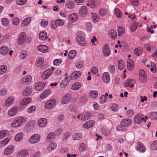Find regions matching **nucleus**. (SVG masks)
<instances>
[{"mask_svg": "<svg viewBox=\"0 0 157 157\" xmlns=\"http://www.w3.org/2000/svg\"><path fill=\"white\" fill-rule=\"evenodd\" d=\"M26 121V119L23 117H20L17 120H15L11 124L12 127H17L21 126L23 122H25Z\"/></svg>", "mask_w": 157, "mask_h": 157, "instance_id": "1", "label": "nucleus"}, {"mask_svg": "<svg viewBox=\"0 0 157 157\" xmlns=\"http://www.w3.org/2000/svg\"><path fill=\"white\" fill-rule=\"evenodd\" d=\"M40 136L38 134H35L31 136L29 139V142L31 144L38 143L40 140Z\"/></svg>", "mask_w": 157, "mask_h": 157, "instance_id": "2", "label": "nucleus"}, {"mask_svg": "<svg viewBox=\"0 0 157 157\" xmlns=\"http://www.w3.org/2000/svg\"><path fill=\"white\" fill-rule=\"evenodd\" d=\"M143 121L145 122L146 120L144 119V116L141 113H139L136 115L134 118V122L135 123L140 124Z\"/></svg>", "mask_w": 157, "mask_h": 157, "instance_id": "3", "label": "nucleus"}, {"mask_svg": "<svg viewBox=\"0 0 157 157\" xmlns=\"http://www.w3.org/2000/svg\"><path fill=\"white\" fill-rule=\"evenodd\" d=\"M135 83V81L133 79H129L126 80L123 84L125 87H129L132 88L134 86V85Z\"/></svg>", "mask_w": 157, "mask_h": 157, "instance_id": "4", "label": "nucleus"}, {"mask_svg": "<svg viewBox=\"0 0 157 157\" xmlns=\"http://www.w3.org/2000/svg\"><path fill=\"white\" fill-rule=\"evenodd\" d=\"M91 117L90 114L88 112L82 113L80 115H78L77 118L80 119L82 121H85L89 119Z\"/></svg>", "mask_w": 157, "mask_h": 157, "instance_id": "5", "label": "nucleus"}, {"mask_svg": "<svg viewBox=\"0 0 157 157\" xmlns=\"http://www.w3.org/2000/svg\"><path fill=\"white\" fill-rule=\"evenodd\" d=\"M111 53V51L109 47L107 44H105L103 47V53L104 56L105 57L109 56Z\"/></svg>", "mask_w": 157, "mask_h": 157, "instance_id": "6", "label": "nucleus"}, {"mask_svg": "<svg viewBox=\"0 0 157 157\" xmlns=\"http://www.w3.org/2000/svg\"><path fill=\"white\" fill-rule=\"evenodd\" d=\"M26 34L24 32L21 33L18 39V44L20 45L23 44L25 42L26 38Z\"/></svg>", "mask_w": 157, "mask_h": 157, "instance_id": "7", "label": "nucleus"}, {"mask_svg": "<svg viewBox=\"0 0 157 157\" xmlns=\"http://www.w3.org/2000/svg\"><path fill=\"white\" fill-rule=\"evenodd\" d=\"M139 79L140 81L142 82H145L147 80V77L145 75V73L142 70L140 71Z\"/></svg>", "mask_w": 157, "mask_h": 157, "instance_id": "8", "label": "nucleus"}, {"mask_svg": "<svg viewBox=\"0 0 157 157\" xmlns=\"http://www.w3.org/2000/svg\"><path fill=\"white\" fill-rule=\"evenodd\" d=\"M132 122V120L129 118H125L122 120L121 122V125L124 127H127L131 124Z\"/></svg>", "mask_w": 157, "mask_h": 157, "instance_id": "9", "label": "nucleus"}, {"mask_svg": "<svg viewBox=\"0 0 157 157\" xmlns=\"http://www.w3.org/2000/svg\"><path fill=\"white\" fill-rule=\"evenodd\" d=\"M55 100L54 99H51L48 101L45 104V107L47 109H50L55 105Z\"/></svg>", "mask_w": 157, "mask_h": 157, "instance_id": "10", "label": "nucleus"}, {"mask_svg": "<svg viewBox=\"0 0 157 157\" xmlns=\"http://www.w3.org/2000/svg\"><path fill=\"white\" fill-rule=\"evenodd\" d=\"M102 77L103 81L105 83L107 84L110 82V76L108 72H104L102 74Z\"/></svg>", "mask_w": 157, "mask_h": 157, "instance_id": "11", "label": "nucleus"}, {"mask_svg": "<svg viewBox=\"0 0 157 157\" xmlns=\"http://www.w3.org/2000/svg\"><path fill=\"white\" fill-rule=\"evenodd\" d=\"M79 15L82 17H85L87 13V7L85 6H82L79 12Z\"/></svg>", "mask_w": 157, "mask_h": 157, "instance_id": "12", "label": "nucleus"}, {"mask_svg": "<svg viewBox=\"0 0 157 157\" xmlns=\"http://www.w3.org/2000/svg\"><path fill=\"white\" fill-rule=\"evenodd\" d=\"M95 121L93 120H90L86 122L83 124V127L85 128H89L94 125Z\"/></svg>", "mask_w": 157, "mask_h": 157, "instance_id": "13", "label": "nucleus"}, {"mask_svg": "<svg viewBox=\"0 0 157 157\" xmlns=\"http://www.w3.org/2000/svg\"><path fill=\"white\" fill-rule=\"evenodd\" d=\"M32 77L30 75H27L24 77L21 81L22 84H29L32 79Z\"/></svg>", "mask_w": 157, "mask_h": 157, "instance_id": "14", "label": "nucleus"}, {"mask_svg": "<svg viewBox=\"0 0 157 157\" xmlns=\"http://www.w3.org/2000/svg\"><path fill=\"white\" fill-rule=\"evenodd\" d=\"M78 43L82 46H84L86 44L85 37L82 36H78L77 38Z\"/></svg>", "mask_w": 157, "mask_h": 157, "instance_id": "15", "label": "nucleus"}, {"mask_svg": "<svg viewBox=\"0 0 157 157\" xmlns=\"http://www.w3.org/2000/svg\"><path fill=\"white\" fill-rule=\"evenodd\" d=\"M44 86V83L40 82H37L35 84L34 88L36 90L39 91L42 90Z\"/></svg>", "mask_w": 157, "mask_h": 157, "instance_id": "16", "label": "nucleus"}, {"mask_svg": "<svg viewBox=\"0 0 157 157\" xmlns=\"http://www.w3.org/2000/svg\"><path fill=\"white\" fill-rule=\"evenodd\" d=\"M52 73V71L50 70H46L43 73L42 77L43 79H46L48 78Z\"/></svg>", "mask_w": 157, "mask_h": 157, "instance_id": "17", "label": "nucleus"}, {"mask_svg": "<svg viewBox=\"0 0 157 157\" xmlns=\"http://www.w3.org/2000/svg\"><path fill=\"white\" fill-rule=\"evenodd\" d=\"M18 110V107L17 106H15L11 109H10L8 112V114L9 116H13L15 115Z\"/></svg>", "mask_w": 157, "mask_h": 157, "instance_id": "18", "label": "nucleus"}, {"mask_svg": "<svg viewBox=\"0 0 157 157\" xmlns=\"http://www.w3.org/2000/svg\"><path fill=\"white\" fill-rule=\"evenodd\" d=\"M69 20L72 22L76 21L78 18L77 14L75 13H72L69 16Z\"/></svg>", "mask_w": 157, "mask_h": 157, "instance_id": "19", "label": "nucleus"}, {"mask_svg": "<svg viewBox=\"0 0 157 157\" xmlns=\"http://www.w3.org/2000/svg\"><path fill=\"white\" fill-rule=\"evenodd\" d=\"M39 51L42 52H46L48 50V47L44 45H39L37 47Z\"/></svg>", "mask_w": 157, "mask_h": 157, "instance_id": "20", "label": "nucleus"}, {"mask_svg": "<svg viewBox=\"0 0 157 157\" xmlns=\"http://www.w3.org/2000/svg\"><path fill=\"white\" fill-rule=\"evenodd\" d=\"M47 124V121L45 118H41L38 121V125L40 127H44Z\"/></svg>", "mask_w": 157, "mask_h": 157, "instance_id": "21", "label": "nucleus"}, {"mask_svg": "<svg viewBox=\"0 0 157 157\" xmlns=\"http://www.w3.org/2000/svg\"><path fill=\"white\" fill-rule=\"evenodd\" d=\"M127 68L130 71H132L134 67V62L131 59H129L127 61Z\"/></svg>", "mask_w": 157, "mask_h": 157, "instance_id": "22", "label": "nucleus"}, {"mask_svg": "<svg viewBox=\"0 0 157 157\" xmlns=\"http://www.w3.org/2000/svg\"><path fill=\"white\" fill-rule=\"evenodd\" d=\"M71 95L68 94H67L62 99V103L63 104H65L68 103L70 100Z\"/></svg>", "mask_w": 157, "mask_h": 157, "instance_id": "23", "label": "nucleus"}, {"mask_svg": "<svg viewBox=\"0 0 157 157\" xmlns=\"http://www.w3.org/2000/svg\"><path fill=\"white\" fill-rule=\"evenodd\" d=\"M109 36L112 39H115L117 36V33L114 30H111L109 33Z\"/></svg>", "mask_w": 157, "mask_h": 157, "instance_id": "24", "label": "nucleus"}, {"mask_svg": "<svg viewBox=\"0 0 157 157\" xmlns=\"http://www.w3.org/2000/svg\"><path fill=\"white\" fill-rule=\"evenodd\" d=\"M51 91L50 90H47L44 91L41 94L40 97L44 99L48 96L51 93Z\"/></svg>", "mask_w": 157, "mask_h": 157, "instance_id": "25", "label": "nucleus"}, {"mask_svg": "<svg viewBox=\"0 0 157 157\" xmlns=\"http://www.w3.org/2000/svg\"><path fill=\"white\" fill-rule=\"evenodd\" d=\"M14 148H6L4 151V154L5 155H8L12 153L14 151Z\"/></svg>", "mask_w": 157, "mask_h": 157, "instance_id": "26", "label": "nucleus"}, {"mask_svg": "<svg viewBox=\"0 0 157 157\" xmlns=\"http://www.w3.org/2000/svg\"><path fill=\"white\" fill-rule=\"evenodd\" d=\"M81 73L80 71H75L71 75V78L72 79H75L78 78L81 75Z\"/></svg>", "mask_w": 157, "mask_h": 157, "instance_id": "27", "label": "nucleus"}, {"mask_svg": "<svg viewBox=\"0 0 157 157\" xmlns=\"http://www.w3.org/2000/svg\"><path fill=\"white\" fill-rule=\"evenodd\" d=\"M14 100V98L12 97H10L6 100L5 103V105L6 106H10L13 102Z\"/></svg>", "mask_w": 157, "mask_h": 157, "instance_id": "28", "label": "nucleus"}, {"mask_svg": "<svg viewBox=\"0 0 157 157\" xmlns=\"http://www.w3.org/2000/svg\"><path fill=\"white\" fill-rule=\"evenodd\" d=\"M7 70V66L5 65L0 66V75H2L5 73Z\"/></svg>", "mask_w": 157, "mask_h": 157, "instance_id": "29", "label": "nucleus"}, {"mask_svg": "<svg viewBox=\"0 0 157 157\" xmlns=\"http://www.w3.org/2000/svg\"><path fill=\"white\" fill-rule=\"evenodd\" d=\"M31 18L30 17H28L22 21L21 26L22 27H25L28 25L31 21Z\"/></svg>", "mask_w": 157, "mask_h": 157, "instance_id": "30", "label": "nucleus"}, {"mask_svg": "<svg viewBox=\"0 0 157 157\" xmlns=\"http://www.w3.org/2000/svg\"><path fill=\"white\" fill-rule=\"evenodd\" d=\"M39 38L40 39L44 40L47 38V34L45 31H42L39 34Z\"/></svg>", "mask_w": 157, "mask_h": 157, "instance_id": "31", "label": "nucleus"}, {"mask_svg": "<svg viewBox=\"0 0 157 157\" xmlns=\"http://www.w3.org/2000/svg\"><path fill=\"white\" fill-rule=\"evenodd\" d=\"M76 52L74 50H71L68 53V57L69 59H72L76 56Z\"/></svg>", "mask_w": 157, "mask_h": 157, "instance_id": "32", "label": "nucleus"}, {"mask_svg": "<svg viewBox=\"0 0 157 157\" xmlns=\"http://www.w3.org/2000/svg\"><path fill=\"white\" fill-rule=\"evenodd\" d=\"M8 48L6 46H3L0 48V53L3 55L7 54Z\"/></svg>", "mask_w": 157, "mask_h": 157, "instance_id": "33", "label": "nucleus"}, {"mask_svg": "<svg viewBox=\"0 0 157 157\" xmlns=\"http://www.w3.org/2000/svg\"><path fill=\"white\" fill-rule=\"evenodd\" d=\"M81 83L79 82H76L74 83L71 86V89L75 90H78L81 87Z\"/></svg>", "mask_w": 157, "mask_h": 157, "instance_id": "34", "label": "nucleus"}, {"mask_svg": "<svg viewBox=\"0 0 157 157\" xmlns=\"http://www.w3.org/2000/svg\"><path fill=\"white\" fill-rule=\"evenodd\" d=\"M32 89L31 88L27 87L23 92V94L25 96L29 95L32 92Z\"/></svg>", "mask_w": 157, "mask_h": 157, "instance_id": "35", "label": "nucleus"}, {"mask_svg": "<svg viewBox=\"0 0 157 157\" xmlns=\"http://www.w3.org/2000/svg\"><path fill=\"white\" fill-rule=\"evenodd\" d=\"M31 99L29 98H26L23 99L21 101V104L22 105H26L28 104L31 101Z\"/></svg>", "mask_w": 157, "mask_h": 157, "instance_id": "36", "label": "nucleus"}, {"mask_svg": "<svg viewBox=\"0 0 157 157\" xmlns=\"http://www.w3.org/2000/svg\"><path fill=\"white\" fill-rule=\"evenodd\" d=\"M98 94V92L95 90H91L90 93V97L93 99H95L97 98Z\"/></svg>", "mask_w": 157, "mask_h": 157, "instance_id": "37", "label": "nucleus"}, {"mask_svg": "<svg viewBox=\"0 0 157 157\" xmlns=\"http://www.w3.org/2000/svg\"><path fill=\"white\" fill-rule=\"evenodd\" d=\"M28 154V151L27 150H23L19 152L17 155V157H24Z\"/></svg>", "mask_w": 157, "mask_h": 157, "instance_id": "38", "label": "nucleus"}, {"mask_svg": "<svg viewBox=\"0 0 157 157\" xmlns=\"http://www.w3.org/2000/svg\"><path fill=\"white\" fill-rule=\"evenodd\" d=\"M75 6L74 2L72 1H70L67 2L66 4V6L69 8H73Z\"/></svg>", "mask_w": 157, "mask_h": 157, "instance_id": "39", "label": "nucleus"}, {"mask_svg": "<svg viewBox=\"0 0 157 157\" xmlns=\"http://www.w3.org/2000/svg\"><path fill=\"white\" fill-rule=\"evenodd\" d=\"M82 135L79 133H77L74 134L73 136V138L74 140H78L82 137Z\"/></svg>", "mask_w": 157, "mask_h": 157, "instance_id": "40", "label": "nucleus"}, {"mask_svg": "<svg viewBox=\"0 0 157 157\" xmlns=\"http://www.w3.org/2000/svg\"><path fill=\"white\" fill-rule=\"evenodd\" d=\"M64 23V21L61 19H58L55 21V23L58 26L63 25Z\"/></svg>", "mask_w": 157, "mask_h": 157, "instance_id": "41", "label": "nucleus"}, {"mask_svg": "<svg viewBox=\"0 0 157 157\" xmlns=\"http://www.w3.org/2000/svg\"><path fill=\"white\" fill-rule=\"evenodd\" d=\"M23 137V134L22 132L17 133L15 138V140L16 141H19L21 140Z\"/></svg>", "mask_w": 157, "mask_h": 157, "instance_id": "42", "label": "nucleus"}, {"mask_svg": "<svg viewBox=\"0 0 157 157\" xmlns=\"http://www.w3.org/2000/svg\"><path fill=\"white\" fill-rule=\"evenodd\" d=\"M115 11L116 16L117 17L119 18H122V13L119 9H116Z\"/></svg>", "mask_w": 157, "mask_h": 157, "instance_id": "43", "label": "nucleus"}, {"mask_svg": "<svg viewBox=\"0 0 157 157\" xmlns=\"http://www.w3.org/2000/svg\"><path fill=\"white\" fill-rule=\"evenodd\" d=\"M55 138V134L54 132H51L47 136V139L48 140H53Z\"/></svg>", "mask_w": 157, "mask_h": 157, "instance_id": "44", "label": "nucleus"}, {"mask_svg": "<svg viewBox=\"0 0 157 157\" xmlns=\"http://www.w3.org/2000/svg\"><path fill=\"white\" fill-rule=\"evenodd\" d=\"M118 35L120 36L123 34L125 32V29L123 27H118Z\"/></svg>", "mask_w": 157, "mask_h": 157, "instance_id": "45", "label": "nucleus"}, {"mask_svg": "<svg viewBox=\"0 0 157 157\" xmlns=\"http://www.w3.org/2000/svg\"><path fill=\"white\" fill-rule=\"evenodd\" d=\"M150 117L151 120H157V112H154L151 113Z\"/></svg>", "mask_w": 157, "mask_h": 157, "instance_id": "46", "label": "nucleus"}, {"mask_svg": "<svg viewBox=\"0 0 157 157\" xmlns=\"http://www.w3.org/2000/svg\"><path fill=\"white\" fill-rule=\"evenodd\" d=\"M124 63L122 60H120L118 62V68L120 70H122L124 67Z\"/></svg>", "mask_w": 157, "mask_h": 157, "instance_id": "47", "label": "nucleus"}, {"mask_svg": "<svg viewBox=\"0 0 157 157\" xmlns=\"http://www.w3.org/2000/svg\"><path fill=\"white\" fill-rule=\"evenodd\" d=\"M111 131V130L110 129L104 128L102 130L103 133L107 136H109L110 133Z\"/></svg>", "mask_w": 157, "mask_h": 157, "instance_id": "48", "label": "nucleus"}, {"mask_svg": "<svg viewBox=\"0 0 157 157\" xmlns=\"http://www.w3.org/2000/svg\"><path fill=\"white\" fill-rule=\"evenodd\" d=\"M44 62V59L42 57H39L38 60L36 63V65L38 67H40L42 65Z\"/></svg>", "mask_w": 157, "mask_h": 157, "instance_id": "49", "label": "nucleus"}, {"mask_svg": "<svg viewBox=\"0 0 157 157\" xmlns=\"http://www.w3.org/2000/svg\"><path fill=\"white\" fill-rule=\"evenodd\" d=\"M27 53L25 51H22L20 54V57L21 59H24L27 56Z\"/></svg>", "mask_w": 157, "mask_h": 157, "instance_id": "50", "label": "nucleus"}, {"mask_svg": "<svg viewBox=\"0 0 157 157\" xmlns=\"http://www.w3.org/2000/svg\"><path fill=\"white\" fill-rule=\"evenodd\" d=\"M92 18L94 22H98L99 20V18L98 16L95 13H92Z\"/></svg>", "mask_w": 157, "mask_h": 157, "instance_id": "51", "label": "nucleus"}, {"mask_svg": "<svg viewBox=\"0 0 157 157\" xmlns=\"http://www.w3.org/2000/svg\"><path fill=\"white\" fill-rule=\"evenodd\" d=\"M137 24L136 22H134V23L131 25V29L132 31H134L137 29Z\"/></svg>", "mask_w": 157, "mask_h": 157, "instance_id": "52", "label": "nucleus"}, {"mask_svg": "<svg viewBox=\"0 0 157 157\" xmlns=\"http://www.w3.org/2000/svg\"><path fill=\"white\" fill-rule=\"evenodd\" d=\"M67 79L68 78L67 77H66L65 78L64 81L61 83V87L63 88L67 85L68 83V82L67 81Z\"/></svg>", "mask_w": 157, "mask_h": 157, "instance_id": "53", "label": "nucleus"}, {"mask_svg": "<svg viewBox=\"0 0 157 157\" xmlns=\"http://www.w3.org/2000/svg\"><path fill=\"white\" fill-rule=\"evenodd\" d=\"M48 24V21L45 19L42 20L40 23L41 26L44 28H45L47 27Z\"/></svg>", "mask_w": 157, "mask_h": 157, "instance_id": "54", "label": "nucleus"}, {"mask_svg": "<svg viewBox=\"0 0 157 157\" xmlns=\"http://www.w3.org/2000/svg\"><path fill=\"white\" fill-rule=\"evenodd\" d=\"M142 50L141 48H136L134 50V54L137 55L139 56L140 54L142 53Z\"/></svg>", "mask_w": 157, "mask_h": 157, "instance_id": "55", "label": "nucleus"}, {"mask_svg": "<svg viewBox=\"0 0 157 157\" xmlns=\"http://www.w3.org/2000/svg\"><path fill=\"white\" fill-rule=\"evenodd\" d=\"M9 20L7 18H3L2 20V24L4 26L8 25L9 23Z\"/></svg>", "mask_w": 157, "mask_h": 157, "instance_id": "56", "label": "nucleus"}, {"mask_svg": "<svg viewBox=\"0 0 157 157\" xmlns=\"http://www.w3.org/2000/svg\"><path fill=\"white\" fill-rule=\"evenodd\" d=\"M62 60L61 59H55L53 61V64L56 66L59 65L62 62Z\"/></svg>", "mask_w": 157, "mask_h": 157, "instance_id": "57", "label": "nucleus"}, {"mask_svg": "<svg viewBox=\"0 0 157 157\" xmlns=\"http://www.w3.org/2000/svg\"><path fill=\"white\" fill-rule=\"evenodd\" d=\"M27 0H18L17 2V4L19 5L25 4L27 2Z\"/></svg>", "mask_w": 157, "mask_h": 157, "instance_id": "58", "label": "nucleus"}, {"mask_svg": "<svg viewBox=\"0 0 157 157\" xmlns=\"http://www.w3.org/2000/svg\"><path fill=\"white\" fill-rule=\"evenodd\" d=\"M118 108V106L117 105L113 104L112 105L111 107V109L114 112L117 111Z\"/></svg>", "mask_w": 157, "mask_h": 157, "instance_id": "59", "label": "nucleus"}, {"mask_svg": "<svg viewBox=\"0 0 157 157\" xmlns=\"http://www.w3.org/2000/svg\"><path fill=\"white\" fill-rule=\"evenodd\" d=\"M86 27L88 31H90L92 27V24L91 22H88L86 24Z\"/></svg>", "mask_w": 157, "mask_h": 157, "instance_id": "60", "label": "nucleus"}, {"mask_svg": "<svg viewBox=\"0 0 157 157\" xmlns=\"http://www.w3.org/2000/svg\"><path fill=\"white\" fill-rule=\"evenodd\" d=\"M106 10H105L101 9L100 10L99 13L100 15L103 16L106 14Z\"/></svg>", "mask_w": 157, "mask_h": 157, "instance_id": "61", "label": "nucleus"}, {"mask_svg": "<svg viewBox=\"0 0 157 157\" xmlns=\"http://www.w3.org/2000/svg\"><path fill=\"white\" fill-rule=\"evenodd\" d=\"M9 141V139L8 138L6 139L3 140L1 143V146L4 147L6 145Z\"/></svg>", "mask_w": 157, "mask_h": 157, "instance_id": "62", "label": "nucleus"}, {"mask_svg": "<svg viewBox=\"0 0 157 157\" xmlns=\"http://www.w3.org/2000/svg\"><path fill=\"white\" fill-rule=\"evenodd\" d=\"M36 110V107L34 106H32L27 110L28 112L29 113H32Z\"/></svg>", "mask_w": 157, "mask_h": 157, "instance_id": "63", "label": "nucleus"}, {"mask_svg": "<svg viewBox=\"0 0 157 157\" xmlns=\"http://www.w3.org/2000/svg\"><path fill=\"white\" fill-rule=\"evenodd\" d=\"M59 14L63 17H66L67 16L66 11L65 10H61Z\"/></svg>", "mask_w": 157, "mask_h": 157, "instance_id": "64", "label": "nucleus"}]
</instances>
